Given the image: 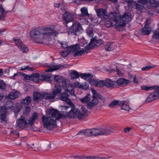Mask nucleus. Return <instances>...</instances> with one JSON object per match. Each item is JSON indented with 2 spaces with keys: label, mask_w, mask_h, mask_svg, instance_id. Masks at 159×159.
<instances>
[{
  "label": "nucleus",
  "mask_w": 159,
  "mask_h": 159,
  "mask_svg": "<svg viewBox=\"0 0 159 159\" xmlns=\"http://www.w3.org/2000/svg\"><path fill=\"white\" fill-rule=\"evenodd\" d=\"M61 91V85L59 84H55L52 90L53 93L56 96L60 93Z\"/></svg>",
  "instance_id": "24"
},
{
  "label": "nucleus",
  "mask_w": 159,
  "mask_h": 159,
  "mask_svg": "<svg viewBox=\"0 0 159 159\" xmlns=\"http://www.w3.org/2000/svg\"><path fill=\"white\" fill-rule=\"evenodd\" d=\"M10 108L13 110V111L15 113L18 112L20 110L19 108L18 107L14 105H13L12 107H11Z\"/></svg>",
  "instance_id": "48"
},
{
  "label": "nucleus",
  "mask_w": 159,
  "mask_h": 159,
  "mask_svg": "<svg viewBox=\"0 0 159 159\" xmlns=\"http://www.w3.org/2000/svg\"><path fill=\"white\" fill-rule=\"evenodd\" d=\"M93 136L101 135L108 134L107 130L103 128L92 129Z\"/></svg>",
  "instance_id": "12"
},
{
  "label": "nucleus",
  "mask_w": 159,
  "mask_h": 159,
  "mask_svg": "<svg viewBox=\"0 0 159 159\" xmlns=\"http://www.w3.org/2000/svg\"><path fill=\"white\" fill-rule=\"evenodd\" d=\"M80 83L78 81L75 82L72 85L68 80L63 81L62 83L63 88L66 92H68L72 95H75L74 88H77L80 89Z\"/></svg>",
  "instance_id": "6"
},
{
  "label": "nucleus",
  "mask_w": 159,
  "mask_h": 159,
  "mask_svg": "<svg viewBox=\"0 0 159 159\" xmlns=\"http://www.w3.org/2000/svg\"><path fill=\"white\" fill-rule=\"evenodd\" d=\"M8 11H6L2 7V4H0V20H3Z\"/></svg>",
  "instance_id": "30"
},
{
  "label": "nucleus",
  "mask_w": 159,
  "mask_h": 159,
  "mask_svg": "<svg viewBox=\"0 0 159 159\" xmlns=\"http://www.w3.org/2000/svg\"><path fill=\"white\" fill-rule=\"evenodd\" d=\"M61 4V3H55L54 4V6L55 7H59Z\"/></svg>",
  "instance_id": "64"
},
{
  "label": "nucleus",
  "mask_w": 159,
  "mask_h": 159,
  "mask_svg": "<svg viewBox=\"0 0 159 159\" xmlns=\"http://www.w3.org/2000/svg\"><path fill=\"white\" fill-rule=\"evenodd\" d=\"M91 85L93 86L103 87V82L102 80L91 79L89 81Z\"/></svg>",
  "instance_id": "17"
},
{
  "label": "nucleus",
  "mask_w": 159,
  "mask_h": 159,
  "mask_svg": "<svg viewBox=\"0 0 159 159\" xmlns=\"http://www.w3.org/2000/svg\"><path fill=\"white\" fill-rule=\"evenodd\" d=\"M32 80L34 82L38 83L39 81V73H36L32 75Z\"/></svg>",
  "instance_id": "40"
},
{
  "label": "nucleus",
  "mask_w": 159,
  "mask_h": 159,
  "mask_svg": "<svg viewBox=\"0 0 159 159\" xmlns=\"http://www.w3.org/2000/svg\"><path fill=\"white\" fill-rule=\"evenodd\" d=\"M116 47V45L114 43H108L105 46V49L108 51H111Z\"/></svg>",
  "instance_id": "25"
},
{
  "label": "nucleus",
  "mask_w": 159,
  "mask_h": 159,
  "mask_svg": "<svg viewBox=\"0 0 159 159\" xmlns=\"http://www.w3.org/2000/svg\"><path fill=\"white\" fill-rule=\"evenodd\" d=\"M122 109L123 110L129 111L131 109L128 103L127 102H123L121 105Z\"/></svg>",
  "instance_id": "38"
},
{
  "label": "nucleus",
  "mask_w": 159,
  "mask_h": 159,
  "mask_svg": "<svg viewBox=\"0 0 159 159\" xmlns=\"http://www.w3.org/2000/svg\"><path fill=\"white\" fill-rule=\"evenodd\" d=\"M14 41L15 44L17 46V47H18L19 46H20L21 45V44H23L21 40L18 38H15L14 39Z\"/></svg>",
  "instance_id": "44"
},
{
  "label": "nucleus",
  "mask_w": 159,
  "mask_h": 159,
  "mask_svg": "<svg viewBox=\"0 0 159 159\" xmlns=\"http://www.w3.org/2000/svg\"><path fill=\"white\" fill-rule=\"evenodd\" d=\"M61 67V65H52L50 68L46 70L47 72H50L57 70L59 69Z\"/></svg>",
  "instance_id": "34"
},
{
  "label": "nucleus",
  "mask_w": 159,
  "mask_h": 159,
  "mask_svg": "<svg viewBox=\"0 0 159 159\" xmlns=\"http://www.w3.org/2000/svg\"><path fill=\"white\" fill-rule=\"evenodd\" d=\"M81 14L79 15V18L80 21L82 23H86L88 21L86 20V17H89L88 13L87 8L85 7H83L81 9Z\"/></svg>",
  "instance_id": "11"
},
{
  "label": "nucleus",
  "mask_w": 159,
  "mask_h": 159,
  "mask_svg": "<svg viewBox=\"0 0 159 159\" xmlns=\"http://www.w3.org/2000/svg\"><path fill=\"white\" fill-rule=\"evenodd\" d=\"M153 35L152 37L153 39L157 40L159 43V31L158 30H154L152 31Z\"/></svg>",
  "instance_id": "37"
},
{
  "label": "nucleus",
  "mask_w": 159,
  "mask_h": 159,
  "mask_svg": "<svg viewBox=\"0 0 159 159\" xmlns=\"http://www.w3.org/2000/svg\"><path fill=\"white\" fill-rule=\"evenodd\" d=\"M52 78V76L50 74H48L47 75L44 76V75H40V80H49Z\"/></svg>",
  "instance_id": "41"
},
{
  "label": "nucleus",
  "mask_w": 159,
  "mask_h": 159,
  "mask_svg": "<svg viewBox=\"0 0 159 159\" xmlns=\"http://www.w3.org/2000/svg\"><path fill=\"white\" fill-rule=\"evenodd\" d=\"M40 99V93L34 92L33 94V101L38 102Z\"/></svg>",
  "instance_id": "43"
},
{
  "label": "nucleus",
  "mask_w": 159,
  "mask_h": 159,
  "mask_svg": "<svg viewBox=\"0 0 159 159\" xmlns=\"http://www.w3.org/2000/svg\"><path fill=\"white\" fill-rule=\"evenodd\" d=\"M31 101V97L30 96H27L24 99L21 101V102L23 104L28 105L30 104Z\"/></svg>",
  "instance_id": "35"
},
{
  "label": "nucleus",
  "mask_w": 159,
  "mask_h": 159,
  "mask_svg": "<svg viewBox=\"0 0 159 159\" xmlns=\"http://www.w3.org/2000/svg\"><path fill=\"white\" fill-rule=\"evenodd\" d=\"M61 44L62 47L64 49L66 48H67L68 47H69L68 46L67 43L66 42L61 43Z\"/></svg>",
  "instance_id": "55"
},
{
  "label": "nucleus",
  "mask_w": 159,
  "mask_h": 159,
  "mask_svg": "<svg viewBox=\"0 0 159 159\" xmlns=\"http://www.w3.org/2000/svg\"><path fill=\"white\" fill-rule=\"evenodd\" d=\"M151 20L150 18H148L146 20V21L145 22V26H146V25H147V26H148L149 25L150 23Z\"/></svg>",
  "instance_id": "58"
},
{
  "label": "nucleus",
  "mask_w": 159,
  "mask_h": 159,
  "mask_svg": "<svg viewBox=\"0 0 159 159\" xmlns=\"http://www.w3.org/2000/svg\"><path fill=\"white\" fill-rule=\"evenodd\" d=\"M21 75H22V76L24 77V79L25 80H29L30 79V76L28 75H27L25 74H22Z\"/></svg>",
  "instance_id": "57"
},
{
  "label": "nucleus",
  "mask_w": 159,
  "mask_h": 159,
  "mask_svg": "<svg viewBox=\"0 0 159 159\" xmlns=\"http://www.w3.org/2000/svg\"><path fill=\"white\" fill-rule=\"evenodd\" d=\"M70 30L74 34L78 35L83 32V29L81 24L79 22L76 21L73 23Z\"/></svg>",
  "instance_id": "8"
},
{
  "label": "nucleus",
  "mask_w": 159,
  "mask_h": 159,
  "mask_svg": "<svg viewBox=\"0 0 159 159\" xmlns=\"http://www.w3.org/2000/svg\"><path fill=\"white\" fill-rule=\"evenodd\" d=\"M119 104V102L117 101H112L109 105L110 107H114L115 106L118 105Z\"/></svg>",
  "instance_id": "47"
},
{
  "label": "nucleus",
  "mask_w": 159,
  "mask_h": 159,
  "mask_svg": "<svg viewBox=\"0 0 159 159\" xmlns=\"http://www.w3.org/2000/svg\"><path fill=\"white\" fill-rule=\"evenodd\" d=\"M155 66L150 65H148L145 67H143L142 68V70H143L148 71L151 68L154 67Z\"/></svg>",
  "instance_id": "49"
},
{
  "label": "nucleus",
  "mask_w": 159,
  "mask_h": 159,
  "mask_svg": "<svg viewBox=\"0 0 159 159\" xmlns=\"http://www.w3.org/2000/svg\"><path fill=\"white\" fill-rule=\"evenodd\" d=\"M96 43L100 44L103 43V41L101 39L95 40L91 39L90 43L88 45L85 46L84 48H80V45L77 44L70 46L61 52V55L63 57H66L71 52H74V55L75 57L81 55L83 53H87L89 50L94 47L95 45H97Z\"/></svg>",
  "instance_id": "2"
},
{
  "label": "nucleus",
  "mask_w": 159,
  "mask_h": 159,
  "mask_svg": "<svg viewBox=\"0 0 159 159\" xmlns=\"http://www.w3.org/2000/svg\"><path fill=\"white\" fill-rule=\"evenodd\" d=\"M56 96V95L53 93L51 94H48L46 93L43 94L40 93V99L44 98L53 102L55 101V99Z\"/></svg>",
  "instance_id": "14"
},
{
  "label": "nucleus",
  "mask_w": 159,
  "mask_h": 159,
  "mask_svg": "<svg viewBox=\"0 0 159 159\" xmlns=\"http://www.w3.org/2000/svg\"><path fill=\"white\" fill-rule=\"evenodd\" d=\"M80 89L84 90H86L89 88V84L86 82L80 83Z\"/></svg>",
  "instance_id": "39"
},
{
  "label": "nucleus",
  "mask_w": 159,
  "mask_h": 159,
  "mask_svg": "<svg viewBox=\"0 0 159 159\" xmlns=\"http://www.w3.org/2000/svg\"><path fill=\"white\" fill-rule=\"evenodd\" d=\"M80 73L75 70H72L70 74L71 79H75L79 78L80 77Z\"/></svg>",
  "instance_id": "31"
},
{
  "label": "nucleus",
  "mask_w": 159,
  "mask_h": 159,
  "mask_svg": "<svg viewBox=\"0 0 159 159\" xmlns=\"http://www.w3.org/2000/svg\"><path fill=\"white\" fill-rule=\"evenodd\" d=\"M11 134H12L14 135H16L17 137H19V133L18 131H16V130H12L10 132Z\"/></svg>",
  "instance_id": "52"
},
{
  "label": "nucleus",
  "mask_w": 159,
  "mask_h": 159,
  "mask_svg": "<svg viewBox=\"0 0 159 159\" xmlns=\"http://www.w3.org/2000/svg\"><path fill=\"white\" fill-rule=\"evenodd\" d=\"M91 90L93 93L92 98L93 99H98L99 98L101 99H103V97L101 96L99 93H98L93 88H91Z\"/></svg>",
  "instance_id": "26"
},
{
  "label": "nucleus",
  "mask_w": 159,
  "mask_h": 159,
  "mask_svg": "<svg viewBox=\"0 0 159 159\" xmlns=\"http://www.w3.org/2000/svg\"><path fill=\"white\" fill-rule=\"evenodd\" d=\"M96 159H108L109 158L96 156Z\"/></svg>",
  "instance_id": "63"
},
{
  "label": "nucleus",
  "mask_w": 159,
  "mask_h": 159,
  "mask_svg": "<svg viewBox=\"0 0 159 159\" xmlns=\"http://www.w3.org/2000/svg\"><path fill=\"white\" fill-rule=\"evenodd\" d=\"M62 110H66L70 107L67 106H60Z\"/></svg>",
  "instance_id": "59"
},
{
  "label": "nucleus",
  "mask_w": 159,
  "mask_h": 159,
  "mask_svg": "<svg viewBox=\"0 0 159 159\" xmlns=\"http://www.w3.org/2000/svg\"><path fill=\"white\" fill-rule=\"evenodd\" d=\"M97 13L98 15L102 18H103V20H104L105 25L107 27H110L114 25L113 23L111 21L112 19L110 17V14L108 16L107 14V11L106 10L103 9H100L97 10Z\"/></svg>",
  "instance_id": "7"
},
{
  "label": "nucleus",
  "mask_w": 159,
  "mask_h": 159,
  "mask_svg": "<svg viewBox=\"0 0 159 159\" xmlns=\"http://www.w3.org/2000/svg\"><path fill=\"white\" fill-rule=\"evenodd\" d=\"M38 118V116L37 115V113L35 112H34L31 118L29 120L28 124L30 125H32L34 121L37 120Z\"/></svg>",
  "instance_id": "28"
},
{
  "label": "nucleus",
  "mask_w": 159,
  "mask_h": 159,
  "mask_svg": "<svg viewBox=\"0 0 159 159\" xmlns=\"http://www.w3.org/2000/svg\"><path fill=\"white\" fill-rule=\"evenodd\" d=\"M54 80L56 82L59 83L63 81V77L59 75H54Z\"/></svg>",
  "instance_id": "42"
},
{
  "label": "nucleus",
  "mask_w": 159,
  "mask_h": 159,
  "mask_svg": "<svg viewBox=\"0 0 159 159\" xmlns=\"http://www.w3.org/2000/svg\"><path fill=\"white\" fill-rule=\"evenodd\" d=\"M71 108L70 110L66 115L61 113L56 109L52 108L48 109L46 111V115L43 117L42 120L43 126L48 130H51L57 126V121L61 118L68 117L74 118L78 117V109L75 106L70 105Z\"/></svg>",
  "instance_id": "1"
},
{
  "label": "nucleus",
  "mask_w": 159,
  "mask_h": 159,
  "mask_svg": "<svg viewBox=\"0 0 159 159\" xmlns=\"http://www.w3.org/2000/svg\"><path fill=\"white\" fill-rule=\"evenodd\" d=\"M159 98V86H157L154 91L147 97L146 101L149 102Z\"/></svg>",
  "instance_id": "10"
},
{
  "label": "nucleus",
  "mask_w": 159,
  "mask_h": 159,
  "mask_svg": "<svg viewBox=\"0 0 159 159\" xmlns=\"http://www.w3.org/2000/svg\"><path fill=\"white\" fill-rule=\"evenodd\" d=\"M98 103V99H93L87 103V107L88 108L91 109L96 106Z\"/></svg>",
  "instance_id": "23"
},
{
  "label": "nucleus",
  "mask_w": 159,
  "mask_h": 159,
  "mask_svg": "<svg viewBox=\"0 0 159 159\" xmlns=\"http://www.w3.org/2000/svg\"><path fill=\"white\" fill-rule=\"evenodd\" d=\"M116 72L117 74L120 76H121L122 75L123 73L121 72V71L119 70H116Z\"/></svg>",
  "instance_id": "62"
},
{
  "label": "nucleus",
  "mask_w": 159,
  "mask_h": 159,
  "mask_svg": "<svg viewBox=\"0 0 159 159\" xmlns=\"http://www.w3.org/2000/svg\"><path fill=\"white\" fill-rule=\"evenodd\" d=\"M81 102L83 103H87L89 102L90 100V97L85 96L84 97L80 99Z\"/></svg>",
  "instance_id": "45"
},
{
  "label": "nucleus",
  "mask_w": 159,
  "mask_h": 159,
  "mask_svg": "<svg viewBox=\"0 0 159 159\" xmlns=\"http://www.w3.org/2000/svg\"><path fill=\"white\" fill-rule=\"evenodd\" d=\"M19 95V93L17 91L11 93L9 94L8 97L10 99L14 100L17 98Z\"/></svg>",
  "instance_id": "32"
},
{
  "label": "nucleus",
  "mask_w": 159,
  "mask_h": 159,
  "mask_svg": "<svg viewBox=\"0 0 159 159\" xmlns=\"http://www.w3.org/2000/svg\"><path fill=\"white\" fill-rule=\"evenodd\" d=\"M6 85L5 83L2 80H0V89H5Z\"/></svg>",
  "instance_id": "50"
},
{
  "label": "nucleus",
  "mask_w": 159,
  "mask_h": 159,
  "mask_svg": "<svg viewBox=\"0 0 159 159\" xmlns=\"http://www.w3.org/2000/svg\"><path fill=\"white\" fill-rule=\"evenodd\" d=\"M103 82V87L105 86L107 87H113L115 84V81L112 80H111L107 79L104 80H102Z\"/></svg>",
  "instance_id": "16"
},
{
  "label": "nucleus",
  "mask_w": 159,
  "mask_h": 159,
  "mask_svg": "<svg viewBox=\"0 0 159 159\" xmlns=\"http://www.w3.org/2000/svg\"><path fill=\"white\" fill-rule=\"evenodd\" d=\"M110 17L115 23L113 24L116 29L120 30L122 27L125 25L126 23L130 21L132 19V16L130 12L125 13L122 16L119 14L116 13H111Z\"/></svg>",
  "instance_id": "3"
},
{
  "label": "nucleus",
  "mask_w": 159,
  "mask_h": 159,
  "mask_svg": "<svg viewBox=\"0 0 159 159\" xmlns=\"http://www.w3.org/2000/svg\"><path fill=\"white\" fill-rule=\"evenodd\" d=\"M7 110L5 108L1 107L0 108V121H7L6 120Z\"/></svg>",
  "instance_id": "18"
},
{
  "label": "nucleus",
  "mask_w": 159,
  "mask_h": 159,
  "mask_svg": "<svg viewBox=\"0 0 159 159\" xmlns=\"http://www.w3.org/2000/svg\"><path fill=\"white\" fill-rule=\"evenodd\" d=\"M64 20L67 22L71 21L74 18L73 14L69 12H66L63 15Z\"/></svg>",
  "instance_id": "19"
},
{
  "label": "nucleus",
  "mask_w": 159,
  "mask_h": 159,
  "mask_svg": "<svg viewBox=\"0 0 159 159\" xmlns=\"http://www.w3.org/2000/svg\"><path fill=\"white\" fill-rule=\"evenodd\" d=\"M60 98L61 100L66 102L67 104L74 106V104L69 98V95L67 93H62L60 94Z\"/></svg>",
  "instance_id": "13"
},
{
  "label": "nucleus",
  "mask_w": 159,
  "mask_h": 159,
  "mask_svg": "<svg viewBox=\"0 0 159 159\" xmlns=\"http://www.w3.org/2000/svg\"><path fill=\"white\" fill-rule=\"evenodd\" d=\"M133 82L135 84H139V82L136 76H134L133 77Z\"/></svg>",
  "instance_id": "56"
},
{
  "label": "nucleus",
  "mask_w": 159,
  "mask_h": 159,
  "mask_svg": "<svg viewBox=\"0 0 159 159\" xmlns=\"http://www.w3.org/2000/svg\"><path fill=\"white\" fill-rule=\"evenodd\" d=\"M26 119L25 118H20L16 121V125L20 128L23 129L27 125H29L27 122Z\"/></svg>",
  "instance_id": "15"
},
{
  "label": "nucleus",
  "mask_w": 159,
  "mask_h": 159,
  "mask_svg": "<svg viewBox=\"0 0 159 159\" xmlns=\"http://www.w3.org/2000/svg\"><path fill=\"white\" fill-rule=\"evenodd\" d=\"M21 44V45L18 47L19 49L23 53H26L28 51L27 47L23 43Z\"/></svg>",
  "instance_id": "36"
},
{
  "label": "nucleus",
  "mask_w": 159,
  "mask_h": 159,
  "mask_svg": "<svg viewBox=\"0 0 159 159\" xmlns=\"http://www.w3.org/2000/svg\"><path fill=\"white\" fill-rule=\"evenodd\" d=\"M54 25L50 26L48 27L44 28L41 29V33L43 39H49L54 37L58 34Z\"/></svg>",
  "instance_id": "5"
},
{
  "label": "nucleus",
  "mask_w": 159,
  "mask_h": 159,
  "mask_svg": "<svg viewBox=\"0 0 159 159\" xmlns=\"http://www.w3.org/2000/svg\"><path fill=\"white\" fill-rule=\"evenodd\" d=\"M151 29L149 26H144V27L142 29V34L147 35L149 34L151 32Z\"/></svg>",
  "instance_id": "29"
},
{
  "label": "nucleus",
  "mask_w": 159,
  "mask_h": 159,
  "mask_svg": "<svg viewBox=\"0 0 159 159\" xmlns=\"http://www.w3.org/2000/svg\"><path fill=\"white\" fill-rule=\"evenodd\" d=\"M129 82V80L124 78H120L115 82L116 84L120 86L126 85Z\"/></svg>",
  "instance_id": "20"
},
{
  "label": "nucleus",
  "mask_w": 159,
  "mask_h": 159,
  "mask_svg": "<svg viewBox=\"0 0 159 159\" xmlns=\"http://www.w3.org/2000/svg\"><path fill=\"white\" fill-rule=\"evenodd\" d=\"M29 70L32 71L34 70V69L33 68L29 67V66H24L21 67L20 69V70Z\"/></svg>",
  "instance_id": "46"
},
{
  "label": "nucleus",
  "mask_w": 159,
  "mask_h": 159,
  "mask_svg": "<svg viewBox=\"0 0 159 159\" xmlns=\"http://www.w3.org/2000/svg\"><path fill=\"white\" fill-rule=\"evenodd\" d=\"M87 112V110L83 106H82L79 111L78 109V118L79 119H81L85 115Z\"/></svg>",
  "instance_id": "21"
},
{
  "label": "nucleus",
  "mask_w": 159,
  "mask_h": 159,
  "mask_svg": "<svg viewBox=\"0 0 159 159\" xmlns=\"http://www.w3.org/2000/svg\"><path fill=\"white\" fill-rule=\"evenodd\" d=\"M21 75V72H17L16 73H15L11 77V78L13 79H16V77H18L19 75Z\"/></svg>",
  "instance_id": "51"
},
{
  "label": "nucleus",
  "mask_w": 159,
  "mask_h": 159,
  "mask_svg": "<svg viewBox=\"0 0 159 159\" xmlns=\"http://www.w3.org/2000/svg\"><path fill=\"white\" fill-rule=\"evenodd\" d=\"M83 158H90L92 159H96V156H89V157H83Z\"/></svg>",
  "instance_id": "60"
},
{
  "label": "nucleus",
  "mask_w": 159,
  "mask_h": 159,
  "mask_svg": "<svg viewBox=\"0 0 159 159\" xmlns=\"http://www.w3.org/2000/svg\"><path fill=\"white\" fill-rule=\"evenodd\" d=\"M30 111V108L28 107H26L25 108V109H24V112L27 115L28 114L29 112Z\"/></svg>",
  "instance_id": "54"
},
{
  "label": "nucleus",
  "mask_w": 159,
  "mask_h": 159,
  "mask_svg": "<svg viewBox=\"0 0 159 159\" xmlns=\"http://www.w3.org/2000/svg\"><path fill=\"white\" fill-rule=\"evenodd\" d=\"M80 77L81 78L89 82L90 80L93 78V75L89 73H80Z\"/></svg>",
  "instance_id": "22"
},
{
  "label": "nucleus",
  "mask_w": 159,
  "mask_h": 159,
  "mask_svg": "<svg viewBox=\"0 0 159 159\" xmlns=\"http://www.w3.org/2000/svg\"><path fill=\"white\" fill-rule=\"evenodd\" d=\"M78 134H81L82 135H84L87 136H93L92 129L83 130L79 132Z\"/></svg>",
  "instance_id": "27"
},
{
  "label": "nucleus",
  "mask_w": 159,
  "mask_h": 159,
  "mask_svg": "<svg viewBox=\"0 0 159 159\" xmlns=\"http://www.w3.org/2000/svg\"><path fill=\"white\" fill-rule=\"evenodd\" d=\"M148 4L150 6V7L147 6L148 8H150V7H156L159 6L158 0H141L138 1L137 2H134L133 4L136 9L141 12L142 11L144 5Z\"/></svg>",
  "instance_id": "4"
},
{
  "label": "nucleus",
  "mask_w": 159,
  "mask_h": 159,
  "mask_svg": "<svg viewBox=\"0 0 159 159\" xmlns=\"http://www.w3.org/2000/svg\"><path fill=\"white\" fill-rule=\"evenodd\" d=\"M89 37H92L93 36V31L92 30H88L87 32Z\"/></svg>",
  "instance_id": "53"
},
{
  "label": "nucleus",
  "mask_w": 159,
  "mask_h": 159,
  "mask_svg": "<svg viewBox=\"0 0 159 159\" xmlns=\"http://www.w3.org/2000/svg\"><path fill=\"white\" fill-rule=\"evenodd\" d=\"M157 86H148L146 85H143L141 86V88L142 90L146 91L152 90L154 89L155 90Z\"/></svg>",
  "instance_id": "33"
},
{
  "label": "nucleus",
  "mask_w": 159,
  "mask_h": 159,
  "mask_svg": "<svg viewBox=\"0 0 159 159\" xmlns=\"http://www.w3.org/2000/svg\"><path fill=\"white\" fill-rule=\"evenodd\" d=\"M30 35L32 40L38 42L40 38V28H36L31 30Z\"/></svg>",
  "instance_id": "9"
},
{
  "label": "nucleus",
  "mask_w": 159,
  "mask_h": 159,
  "mask_svg": "<svg viewBox=\"0 0 159 159\" xmlns=\"http://www.w3.org/2000/svg\"><path fill=\"white\" fill-rule=\"evenodd\" d=\"M131 129V128L126 127L124 129V131L126 133H127L129 131L130 129Z\"/></svg>",
  "instance_id": "61"
}]
</instances>
